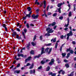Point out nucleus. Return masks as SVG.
Wrapping results in <instances>:
<instances>
[{
	"label": "nucleus",
	"instance_id": "dca6fc26",
	"mask_svg": "<svg viewBox=\"0 0 76 76\" xmlns=\"http://www.w3.org/2000/svg\"><path fill=\"white\" fill-rule=\"evenodd\" d=\"M18 57H23L24 56H23V54H19V53H18Z\"/></svg>",
	"mask_w": 76,
	"mask_h": 76
},
{
	"label": "nucleus",
	"instance_id": "f704fd0d",
	"mask_svg": "<svg viewBox=\"0 0 76 76\" xmlns=\"http://www.w3.org/2000/svg\"><path fill=\"white\" fill-rule=\"evenodd\" d=\"M57 14L56 13H55L53 14V16L54 17H55L56 16H57Z\"/></svg>",
	"mask_w": 76,
	"mask_h": 76
},
{
	"label": "nucleus",
	"instance_id": "20e7f679",
	"mask_svg": "<svg viewBox=\"0 0 76 76\" xmlns=\"http://www.w3.org/2000/svg\"><path fill=\"white\" fill-rule=\"evenodd\" d=\"M48 61V59H45V60H42L41 61V63L42 64H44V63H47Z\"/></svg>",
	"mask_w": 76,
	"mask_h": 76
},
{
	"label": "nucleus",
	"instance_id": "338daca9",
	"mask_svg": "<svg viewBox=\"0 0 76 76\" xmlns=\"http://www.w3.org/2000/svg\"><path fill=\"white\" fill-rule=\"evenodd\" d=\"M30 26H34V25L33 24H30Z\"/></svg>",
	"mask_w": 76,
	"mask_h": 76
},
{
	"label": "nucleus",
	"instance_id": "a19ab883",
	"mask_svg": "<svg viewBox=\"0 0 76 76\" xmlns=\"http://www.w3.org/2000/svg\"><path fill=\"white\" fill-rule=\"evenodd\" d=\"M36 37H37L36 36H34V37L33 38V41H35V40Z\"/></svg>",
	"mask_w": 76,
	"mask_h": 76
},
{
	"label": "nucleus",
	"instance_id": "a878e982",
	"mask_svg": "<svg viewBox=\"0 0 76 76\" xmlns=\"http://www.w3.org/2000/svg\"><path fill=\"white\" fill-rule=\"evenodd\" d=\"M70 53L71 54H73L74 53V51H73V50H71L70 51Z\"/></svg>",
	"mask_w": 76,
	"mask_h": 76
},
{
	"label": "nucleus",
	"instance_id": "39448f33",
	"mask_svg": "<svg viewBox=\"0 0 76 76\" xmlns=\"http://www.w3.org/2000/svg\"><path fill=\"white\" fill-rule=\"evenodd\" d=\"M61 72H62V75H64L65 74V71H63L62 69L60 70L58 72V74H60V73Z\"/></svg>",
	"mask_w": 76,
	"mask_h": 76
},
{
	"label": "nucleus",
	"instance_id": "6e6d98bb",
	"mask_svg": "<svg viewBox=\"0 0 76 76\" xmlns=\"http://www.w3.org/2000/svg\"><path fill=\"white\" fill-rule=\"evenodd\" d=\"M45 37H48V33L45 34Z\"/></svg>",
	"mask_w": 76,
	"mask_h": 76
},
{
	"label": "nucleus",
	"instance_id": "864d4df0",
	"mask_svg": "<svg viewBox=\"0 0 76 76\" xmlns=\"http://www.w3.org/2000/svg\"><path fill=\"white\" fill-rule=\"evenodd\" d=\"M17 31H18V32H20V29L19 28H17L16 29Z\"/></svg>",
	"mask_w": 76,
	"mask_h": 76
},
{
	"label": "nucleus",
	"instance_id": "e2e57ef3",
	"mask_svg": "<svg viewBox=\"0 0 76 76\" xmlns=\"http://www.w3.org/2000/svg\"><path fill=\"white\" fill-rule=\"evenodd\" d=\"M58 64H60V63H61V61L60 60H59L58 61Z\"/></svg>",
	"mask_w": 76,
	"mask_h": 76
},
{
	"label": "nucleus",
	"instance_id": "6ab92c4d",
	"mask_svg": "<svg viewBox=\"0 0 76 76\" xmlns=\"http://www.w3.org/2000/svg\"><path fill=\"white\" fill-rule=\"evenodd\" d=\"M61 7H60L58 9V12H59V13H61Z\"/></svg>",
	"mask_w": 76,
	"mask_h": 76
},
{
	"label": "nucleus",
	"instance_id": "9d476101",
	"mask_svg": "<svg viewBox=\"0 0 76 76\" xmlns=\"http://www.w3.org/2000/svg\"><path fill=\"white\" fill-rule=\"evenodd\" d=\"M59 40H58V41H57L56 43L55 44V49H57V46H58V42H59Z\"/></svg>",
	"mask_w": 76,
	"mask_h": 76
},
{
	"label": "nucleus",
	"instance_id": "0eeeda50",
	"mask_svg": "<svg viewBox=\"0 0 76 76\" xmlns=\"http://www.w3.org/2000/svg\"><path fill=\"white\" fill-rule=\"evenodd\" d=\"M54 30H53V29L51 28L48 31V34H50V33H53Z\"/></svg>",
	"mask_w": 76,
	"mask_h": 76
},
{
	"label": "nucleus",
	"instance_id": "412c9836",
	"mask_svg": "<svg viewBox=\"0 0 76 76\" xmlns=\"http://www.w3.org/2000/svg\"><path fill=\"white\" fill-rule=\"evenodd\" d=\"M70 53H68L67 54V56H66V58H68L70 57Z\"/></svg>",
	"mask_w": 76,
	"mask_h": 76
},
{
	"label": "nucleus",
	"instance_id": "69168bd1",
	"mask_svg": "<svg viewBox=\"0 0 76 76\" xmlns=\"http://www.w3.org/2000/svg\"><path fill=\"white\" fill-rule=\"evenodd\" d=\"M42 36H41L40 37V40H42Z\"/></svg>",
	"mask_w": 76,
	"mask_h": 76
},
{
	"label": "nucleus",
	"instance_id": "8fccbe9b",
	"mask_svg": "<svg viewBox=\"0 0 76 76\" xmlns=\"http://www.w3.org/2000/svg\"><path fill=\"white\" fill-rule=\"evenodd\" d=\"M26 16H25V17H23V19L24 20H25V19H26Z\"/></svg>",
	"mask_w": 76,
	"mask_h": 76
},
{
	"label": "nucleus",
	"instance_id": "1a4fd4ad",
	"mask_svg": "<svg viewBox=\"0 0 76 76\" xmlns=\"http://www.w3.org/2000/svg\"><path fill=\"white\" fill-rule=\"evenodd\" d=\"M31 58V57L29 56L28 57V58L27 59H26L25 61V63H27V61H29L30 60Z\"/></svg>",
	"mask_w": 76,
	"mask_h": 76
},
{
	"label": "nucleus",
	"instance_id": "423d86ee",
	"mask_svg": "<svg viewBox=\"0 0 76 76\" xmlns=\"http://www.w3.org/2000/svg\"><path fill=\"white\" fill-rule=\"evenodd\" d=\"M32 14V12H30L29 14H26V17H28L29 18H31V15Z\"/></svg>",
	"mask_w": 76,
	"mask_h": 76
},
{
	"label": "nucleus",
	"instance_id": "3c124183",
	"mask_svg": "<svg viewBox=\"0 0 76 76\" xmlns=\"http://www.w3.org/2000/svg\"><path fill=\"white\" fill-rule=\"evenodd\" d=\"M69 24H67V25L66 24H65L64 25L65 27H68V26H69Z\"/></svg>",
	"mask_w": 76,
	"mask_h": 76
},
{
	"label": "nucleus",
	"instance_id": "49530a36",
	"mask_svg": "<svg viewBox=\"0 0 76 76\" xmlns=\"http://www.w3.org/2000/svg\"><path fill=\"white\" fill-rule=\"evenodd\" d=\"M56 73H52V75L51 76H56Z\"/></svg>",
	"mask_w": 76,
	"mask_h": 76
},
{
	"label": "nucleus",
	"instance_id": "bb28decb",
	"mask_svg": "<svg viewBox=\"0 0 76 76\" xmlns=\"http://www.w3.org/2000/svg\"><path fill=\"white\" fill-rule=\"evenodd\" d=\"M65 67H66V68H68L69 67V65L68 64H65Z\"/></svg>",
	"mask_w": 76,
	"mask_h": 76
},
{
	"label": "nucleus",
	"instance_id": "a18cd8bd",
	"mask_svg": "<svg viewBox=\"0 0 76 76\" xmlns=\"http://www.w3.org/2000/svg\"><path fill=\"white\" fill-rule=\"evenodd\" d=\"M42 69V66H40L39 67H38V70H40V69Z\"/></svg>",
	"mask_w": 76,
	"mask_h": 76
},
{
	"label": "nucleus",
	"instance_id": "4d7b16f0",
	"mask_svg": "<svg viewBox=\"0 0 76 76\" xmlns=\"http://www.w3.org/2000/svg\"><path fill=\"white\" fill-rule=\"evenodd\" d=\"M69 29H70V30L71 31H70V32H72V27L70 26L69 27Z\"/></svg>",
	"mask_w": 76,
	"mask_h": 76
},
{
	"label": "nucleus",
	"instance_id": "cd10ccee",
	"mask_svg": "<svg viewBox=\"0 0 76 76\" xmlns=\"http://www.w3.org/2000/svg\"><path fill=\"white\" fill-rule=\"evenodd\" d=\"M20 71H14V73H20Z\"/></svg>",
	"mask_w": 76,
	"mask_h": 76
},
{
	"label": "nucleus",
	"instance_id": "4be33fe9",
	"mask_svg": "<svg viewBox=\"0 0 76 76\" xmlns=\"http://www.w3.org/2000/svg\"><path fill=\"white\" fill-rule=\"evenodd\" d=\"M66 55V53H62V56L63 57H64Z\"/></svg>",
	"mask_w": 76,
	"mask_h": 76
},
{
	"label": "nucleus",
	"instance_id": "6e6552de",
	"mask_svg": "<svg viewBox=\"0 0 76 76\" xmlns=\"http://www.w3.org/2000/svg\"><path fill=\"white\" fill-rule=\"evenodd\" d=\"M2 26L3 28H4V29L6 31H7V28L6 27V25L5 24H3Z\"/></svg>",
	"mask_w": 76,
	"mask_h": 76
},
{
	"label": "nucleus",
	"instance_id": "f8f14e48",
	"mask_svg": "<svg viewBox=\"0 0 76 76\" xmlns=\"http://www.w3.org/2000/svg\"><path fill=\"white\" fill-rule=\"evenodd\" d=\"M65 44V43H64V44H62L61 45V46L60 47V51H61H61H62V48L63 46H64V45Z\"/></svg>",
	"mask_w": 76,
	"mask_h": 76
},
{
	"label": "nucleus",
	"instance_id": "473e14b6",
	"mask_svg": "<svg viewBox=\"0 0 76 76\" xmlns=\"http://www.w3.org/2000/svg\"><path fill=\"white\" fill-rule=\"evenodd\" d=\"M53 64H54V63L51 61H50L49 63V65H50V66H52V65H53Z\"/></svg>",
	"mask_w": 76,
	"mask_h": 76
},
{
	"label": "nucleus",
	"instance_id": "5fc2aeb1",
	"mask_svg": "<svg viewBox=\"0 0 76 76\" xmlns=\"http://www.w3.org/2000/svg\"><path fill=\"white\" fill-rule=\"evenodd\" d=\"M60 38L61 39H63V38H64V36H63V35H62L61 36Z\"/></svg>",
	"mask_w": 76,
	"mask_h": 76
},
{
	"label": "nucleus",
	"instance_id": "9b49d317",
	"mask_svg": "<svg viewBox=\"0 0 76 76\" xmlns=\"http://www.w3.org/2000/svg\"><path fill=\"white\" fill-rule=\"evenodd\" d=\"M56 41V38H55L54 39H52L51 40V42H55Z\"/></svg>",
	"mask_w": 76,
	"mask_h": 76
},
{
	"label": "nucleus",
	"instance_id": "2f4dec72",
	"mask_svg": "<svg viewBox=\"0 0 76 76\" xmlns=\"http://www.w3.org/2000/svg\"><path fill=\"white\" fill-rule=\"evenodd\" d=\"M74 6V11H75V10H76V4H74L73 5Z\"/></svg>",
	"mask_w": 76,
	"mask_h": 76
},
{
	"label": "nucleus",
	"instance_id": "09e8293b",
	"mask_svg": "<svg viewBox=\"0 0 76 76\" xmlns=\"http://www.w3.org/2000/svg\"><path fill=\"white\" fill-rule=\"evenodd\" d=\"M64 61L65 63H67V62H68V61L66 59H65L64 60Z\"/></svg>",
	"mask_w": 76,
	"mask_h": 76
},
{
	"label": "nucleus",
	"instance_id": "f03ea898",
	"mask_svg": "<svg viewBox=\"0 0 76 76\" xmlns=\"http://www.w3.org/2000/svg\"><path fill=\"white\" fill-rule=\"evenodd\" d=\"M73 35V33L72 32V31H69V33H68L66 35L67 36V40H68L69 39V37L70 36H72V35Z\"/></svg>",
	"mask_w": 76,
	"mask_h": 76
},
{
	"label": "nucleus",
	"instance_id": "de8ad7c7",
	"mask_svg": "<svg viewBox=\"0 0 76 76\" xmlns=\"http://www.w3.org/2000/svg\"><path fill=\"white\" fill-rule=\"evenodd\" d=\"M24 32L25 33H26V32H27V30L26 29V28H25L24 29Z\"/></svg>",
	"mask_w": 76,
	"mask_h": 76
},
{
	"label": "nucleus",
	"instance_id": "7c9ffc66",
	"mask_svg": "<svg viewBox=\"0 0 76 76\" xmlns=\"http://www.w3.org/2000/svg\"><path fill=\"white\" fill-rule=\"evenodd\" d=\"M33 67H34V64H32L31 66L29 67V69H31L33 68Z\"/></svg>",
	"mask_w": 76,
	"mask_h": 76
},
{
	"label": "nucleus",
	"instance_id": "f257e3e1",
	"mask_svg": "<svg viewBox=\"0 0 76 76\" xmlns=\"http://www.w3.org/2000/svg\"><path fill=\"white\" fill-rule=\"evenodd\" d=\"M41 50H42L41 54V55H42L44 53H47L48 52V48H47L45 50V51L44 48H42Z\"/></svg>",
	"mask_w": 76,
	"mask_h": 76
},
{
	"label": "nucleus",
	"instance_id": "a211bd4d",
	"mask_svg": "<svg viewBox=\"0 0 76 76\" xmlns=\"http://www.w3.org/2000/svg\"><path fill=\"white\" fill-rule=\"evenodd\" d=\"M35 4H38V5H39V2H38V0H36L35 1Z\"/></svg>",
	"mask_w": 76,
	"mask_h": 76
},
{
	"label": "nucleus",
	"instance_id": "c03bdc74",
	"mask_svg": "<svg viewBox=\"0 0 76 76\" xmlns=\"http://www.w3.org/2000/svg\"><path fill=\"white\" fill-rule=\"evenodd\" d=\"M51 62H52V63H54V59L53 58H52L51 60Z\"/></svg>",
	"mask_w": 76,
	"mask_h": 76
},
{
	"label": "nucleus",
	"instance_id": "774afa93",
	"mask_svg": "<svg viewBox=\"0 0 76 76\" xmlns=\"http://www.w3.org/2000/svg\"><path fill=\"white\" fill-rule=\"evenodd\" d=\"M51 15V12H48V15Z\"/></svg>",
	"mask_w": 76,
	"mask_h": 76
},
{
	"label": "nucleus",
	"instance_id": "72a5a7b5",
	"mask_svg": "<svg viewBox=\"0 0 76 76\" xmlns=\"http://www.w3.org/2000/svg\"><path fill=\"white\" fill-rule=\"evenodd\" d=\"M45 16V17H47V15H46V14H45V13H44V14L42 15V16Z\"/></svg>",
	"mask_w": 76,
	"mask_h": 76
},
{
	"label": "nucleus",
	"instance_id": "7ed1b4c3",
	"mask_svg": "<svg viewBox=\"0 0 76 76\" xmlns=\"http://www.w3.org/2000/svg\"><path fill=\"white\" fill-rule=\"evenodd\" d=\"M39 16L38 15H35V14H33L31 16V17L33 19H37L38 17Z\"/></svg>",
	"mask_w": 76,
	"mask_h": 76
},
{
	"label": "nucleus",
	"instance_id": "79ce46f5",
	"mask_svg": "<svg viewBox=\"0 0 76 76\" xmlns=\"http://www.w3.org/2000/svg\"><path fill=\"white\" fill-rule=\"evenodd\" d=\"M30 74H33V70H30Z\"/></svg>",
	"mask_w": 76,
	"mask_h": 76
},
{
	"label": "nucleus",
	"instance_id": "ea45409f",
	"mask_svg": "<svg viewBox=\"0 0 76 76\" xmlns=\"http://www.w3.org/2000/svg\"><path fill=\"white\" fill-rule=\"evenodd\" d=\"M30 46V44H28L27 45V46H26V47H27V49H29V46Z\"/></svg>",
	"mask_w": 76,
	"mask_h": 76
},
{
	"label": "nucleus",
	"instance_id": "4c0bfd02",
	"mask_svg": "<svg viewBox=\"0 0 76 76\" xmlns=\"http://www.w3.org/2000/svg\"><path fill=\"white\" fill-rule=\"evenodd\" d=\"M26 26L27 28H29V24L28 23H27Z\"/></svg>",
	"mask_w": 76,
	"mask_h": 76
},
{
	"label": "nucleus",
	"instance_id": "58836bf2",
	"mask_svg": "<svg viewBox=\"0 0 76 76\" xmlns=\"http://www.w3.org/2000/svg\"><path fill=\"white\" fill-rule=\"evenodd\" d=\"M31 44L33 45V46H34V45H36V44L33 42H31Z\"/></svg>",
	"mask_w": 76,
	"mask_h": 76
},
{
	"label": "nucleus",
	"instance_id": "13d9d810",
	"mask_svg": "<svg viewBox=\"0 0 76 76\" xmlns=\"http://www.w3.org/2000/svg\"><path fill=\"white\" fill-rule=\"evenodd\" d=\"M57 28V26H55L53 27V29H56V28Z\"/></svg>",
	"mask_w": 76,
	"mask_h": 76
},
{
	"label": "nucleus",
	"instance_id": "680f3d73",
	"mask_svg": "<svg viewBox=\"0 0 76 76\" xmlns=\"http://www.w3.org/2000/svg\"><path fill=\"white\" fill-rule=\"evenodd\" d=\"M67 21H68V23H67V24L69 25V22H70V21H69V19H68Z\"/></svg>",
	"mask_w": 76,
	"mask_h": 76
},
{
	"label": "nucleus",
	"instance_id": "f3484780",
	"mask_svg": "<svg viewBox=\"0 0 76 76\" xmlns=\"http://www.w3.org/2000/svg\"><path fill=\"white\" fill-rule=\"evenodd\" d=\"M16 35V33L15 31L13 32L12 33V36L14 37H15Z\"/></svg>",
	"mask_w": 76,
	"mask_h": 76
},
{
	"label": "nucleus",
	"instance_id": "393cba45",
	"mask_svg": "<svg viewBox=\"0 0 76 76\" xmlns=\"http://www.w3.org/2000/svg\"><path fill=\"white\" fill-rule=\"evenodd\" d=\"M30 53L31 54H34V51L33 50H31Z\"/></svg>",
	"mask_w": 76,
	"mask_h": 76
},
{
	"label": "nucleus",
	"instance_id": "052dcab7",
	"mask_svg": "<svg viewBox=\"0 0 76 76\" xmlns=\"http://www.w3.org/2000/svg\"><path fill=\"white\" fill-rule=\"evenodd\" d=\"M50 69V67L49 66H48V71H49Z\"/></svg>",
	"mask_w": 76,
	"mask_h": 76
},
{
	"label": "nucleus",
	"instance_id": "aec40b11",
	"mask_svg": "<svg viewBox=\"0 0 76 76\" xmlns=\"http://www.w3.org/2000/svg\"><path fill=\"white\" fill-rule=\"evenodd\" d=\"M51 24L52 26H55L56 24V22H53Z\"/></svg>",
	"mask_w": 76,
	"mask_h": 76
},
{
	"label": "nucleus",
	"instance_id": "e433bc0d",
	"mask_svg": "<svg viewBox=\"0 0 76 76\" xmlns=\"http://www.w3.org/2000/svg\"><path fill=\"white\" fill-rule=\"evenodd\" d=\"M70 50H70V48H69V49H66V52H68L69 51H70Z\"/></svg>",
	"mask_w": 76,
	"mask_h": 76
},
{
	"label": "nucleus",
	"instance_id": "ddd939ff",
	"mask_svg": "<svg viewBox=\"0 0 76 76\" xmlns=\"http://www.w3.org/2000/svg\"><path fill=\"white\" fill-rule=\"evenodd\" d=\"M63 3H58L57 5V6L58 7H61V5H63Z\"/></svg>",
	"mask_w": 76,
	"mask_h": 76
},
{
	"label": "nucleus",
	"instance_id": "0e129e2a",
	"mask_svg": "<svg viewBox=\"0 0 76 76\" xmlns=\"http://www.w3.org/2000/svg\"><path fill=\"white\" fill-rule=\"evenodd\" d=\"M20 66V64H18L17 66V67H19Z\"/></svg>",
	"mask_w": 76,
	"mask_h": 76
},
{
	"label": "nucleus",
	"instance_id": "bf43d9fd",
	"mask_svg": "<svg viewBox=\"0 0 76 76\" xmlns=\"http://www.w3.org/2000/svg\"><path fill=\"white\" fill-rule=\"evenodd\" d=\"M31 64L29 63H28L27 64V65H26V66H30Z\"/></svg>",
	"mask_w": 76,
	"mask_h": 76
},
{
	"label": "nucleus",
	"instance_id": "c9c22d12",
	"mask_svg": "<svg viewBox=\"0 0 76 76\" xmlns=\"http://www.w3.org/2000/svg\"><path fill=\"white\" fill-rule=\"evenodd\" d=\"M73 72L71 73V74H70L69 76H73Z\"/></svg>",
	"mask_w": 76,
	"mask_h": 76
},
{
	"label": "nucleus",
	"instance_id": "2eb2a0df",
	"mask_svg": "<svg viewBox=\"0 0 76 76\" xmlns=\"http://www.w3.org/2000/svg\"><path fill=\"white\" fill-rule=\"evenodd\" d=\"M43 3L44 5L43 6L44 9H45L46 7V1H44L43 2Z\"/></svg>",
	"mask_w": 76,
	"mask_h": 76
},
{
	"label": "nucleus",
	"instance_id": "c85d7f7f",
	"mask_svg": "<svg viewBox=\"0 0 76 76\" xmlns=\"http://www.w3.org/2000/svg\"><path fill=\"white\" fill-rule=\"evenodd\" d=\"M59 19L60 20H63V17L60 16L59 17Z\"/></svg>",
	"mask_w": 76,
	"mask_h": 76
},
{
	"label": "nucleus",
	"instance_id": "603ef678",
	"mask_svg": "<svg viewBox=\"0 0 76 76\" xmlns=\"http://www.w3.org/2000/svg\"><path fill=\"white\" fill-rule=\"evenodd\" d=\"M67 14H66V12H65L63 14H62V15L63 16H66V15Z\"/></svg>",
	"mask_w": 76,
	"mask_h": 76
},
{
	"label": "nucleus",
	"instance_id": "5701e85b",
	"mask_svg": "<svg viewBox=\"0 0 76 76\" xmlns=\"http://www.w3.org/2000/svg\"><path fill=\"white\" fill-rule=\"evenodd\" d=\"M41 57V54H39L37 56H36L34 57L35 58H39V57Z\"/></svg>",
	"mask_w": 76,
	"mask_h": 76
},
{
	"label": "nucleus",
	"instance_id": "b1692460",
	"mask_svg": "<svg viewBox=\"0 0 76 76\" xmlns=\"http://www.w3.org/2000/svg\"><path fill=\"white\" fill-rule=\"evenodd\" d=\"M52 51V48H51L49 49V51L48 52V54H49Z\"/></svg>",
	"mask_w": 76,
	"mask_h": 76
},
{
	"label": "nucleus",
	"instance_id": "4468645a",
	"mask_svg": "<svg viewBox=\"0 0 76 76\" xmlns=\"http://www.w3.org/2000/svg\"><path fill=\"white\" fill-rule=\"evenodd\" d=\"M27 9L28 10V12H31L32 8L31 7H27Z\"/></svg>",
	"mask_w": 76,
	"mask_h": 76
},
{
	"label": "nucleus",
	"instance_id": "c756f323",
	"mask_svg": "<svg viewBox=\"0 0 76 76\" xmlns=\"http://www.w3.org/2000/svg\"><path fill=\"white\" fill-rule=\"evenodd\" d=\"M68 16H69V17H70L72 16V12H69V14H68Z\"/></svg>",
	"mask_w": 76,
	"mask_h": 76
},
{
	"label": "nucleus",
	"instance_id": "37998d69",
	"mask_svg": "<svg viewBox=\"0 0 76 76\" xmlns=\"http://www.w3.org/2000/svg\"><path fill=\"white\" fill-rule=\"evenodd\" d=\"M53 74V72H48L49 75H52Z\"/></svg>",
	"mask_w": 76,
	"mask_h": 76
}]
</instances>
